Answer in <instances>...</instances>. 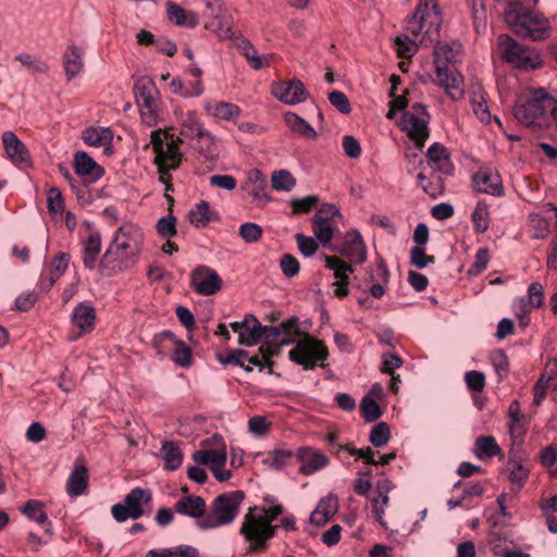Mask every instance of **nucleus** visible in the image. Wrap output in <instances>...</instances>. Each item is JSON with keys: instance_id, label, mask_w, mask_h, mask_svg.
Returning a JSON list of instances; mask_svg holds the SVG:
<instances>
[{"instance_id": "nucleus-1", "label": "nucleus", "mask_w": 557, "mask_h": 557, "mask_svg": "<svg viewBox=\"0 0 557 557\" xmlns=\"http://www.w3.org/2000/svg\"><path fill=\"white\" fill-rule=\"evenodd\" d=\"M535 7L508 2L504 18L517 36L534 41L545 40L550 36V23L542 13L534 11Z\"/></svg>"}, {"instance_id": "nucleus-2", "label": "nucleus", "mask_w": 557, "mask_h": 557, "mask_svg": "<svg viewBox=\"0 0 557 557\" xmlns=\"http://www.w3.org/2000/svg\"><path fill=\"white\" fill-rule=\"evenodd\" d=\"M513 114L528 127L547 125L550 120H557V100L543 88L534 89L529 96L519 98Z\"/></svg>"}, {"instance_id": "nucleus-3", "label": "nucleus", "mask_w": 557, "mask_h": 557, "mask_svg": "<svg viewBox=\"0 0 557 557\" xmlns=\"http://www.w3.org/2000/svg\"><path fill=\"white\" fill-rule=\"evenodd\" d=\"M260 512L258 506L250 507L239 529V534L248 543V550L251 553L265 550L278 530L277 525L268 523Z\"/></svg>"}, {"instance_id": "nucleus-4", "label": "nucleus", "mask_w": 557, "mask_h": 557, "mask_svg": "<svg viewBox=\"0 0 557 557\" xmlns=\"http://www.w3.org/2000/svg\"><path fill=\"white\" fill-rule=\"evenodd\" d=\"M244 498L245 493L240 490L216 496L211 504L210 513L198 520L197 527L201 530H210L231 524L236 519Z\"/></svg>"}, {"instance_id": "nucleus-5", "label": "nucleus", "mask_w": 557, "mask_h": 557, "mask_svg": "<svg viewBox=\"0 0 557 557\" xmlns=\"http://www.w3.org/2000/svg\"><path fill=\"white\" fill-rule=\"evenodd\" d=\"M183 143L181 137H175L161 128L154 129L150 134V145L154 152V163L158 166L159 174H169L170 171L176 170L183 159L180 144Z\"/></svg>"}, {"instance_id": "nucleus-6", "label": "nucleus", "mask_w": 557, "mask_h": 557, "mask_svg": "<svg viewBox=\"0 0 557 557\" xmlns=\"http://www.w3.org/2000/svg\"><path fill=\"white\" fill-rule=\"evenodd\" d=\"M496 51L499 59L520 70H534L542 65L537 51L523 46L507 34L497 37Z\"/></svg>"}, {"instance_id": "nucleus-7", "label": "nucleus", "mask_w": 557, "mask_h": 557, "mask_svg": "<svg viewBox=\"0 0 557 557\" xmlns=\"http://www.w3.org/2000/svg\"><path fill=\"white\" fill-rule=\"evenodd\" d=\"M426 23H429L430 26L420 39V42L425 45L426 37L430 41L437 40L440 32L441 13L437 4L434 3L433 0H420L416 13L407 21L406 29L417 38L422 33Z\"/></svg>"}, {"instance_id": "nucleus-8", "label": "nucleus", "mask_w": 557, "mask_h": 557, "mask_svg": "<svg viewBox=\"0 0 557 557\" xmlns=\"http://www.w3.org/2000/svg\"><path fill=\"white\" fill-rule=\"evenodd\" d=\"M152 493L149 488L134 487L123 503L114 504L111 513L115 521L137 520L151 511Z\"/></svg>"}, {"instance_id": "nucleus-9", "label": "nucleus", "mask_w": 557, "mask_h": 557, "mask_svg": "<svg viewBox=\"0 0 557 557\" xmlns=\"http://www.w3.org/2000/svg\"><path fill=\"white\" fill-rule=\"evenodd\" d=\"M134 94L143 123L156 125L159 120V91L154 82L147 76L138 78L134 84Z\"/></svg>"}, {"instance_id": "nucleus-10", "label": "nucleus", "mask_w": 557, "mask_h": 557, "mask_svg": "<svg viewBox=\"0 0 557 557\" xmlns=\"http://www.w3.org/2000/svg\"><path fill=\"white\" fill-rule=\"evenodd\" d=\"M430 114L426 106L416 102L411 111H405L400 117V127L407 135L416 143L419 149L424 147V144L430 135L429 123Z\"/></svg>"}, {"instance_id": "nucleus-11", "label": "nucleus", "mask_w": 557, "mask_h": 557, "mask_svg": "<svg viewBox=\"0 0 557 557\" xmlns=\"http://www.w3.org/2000/svg\"><path fill=\"white\" fill-rule=\"evenodd\" d=\"M288 355L292 361L302 366L305 370H313L318 366V361L327 359L329 349L322 341L306 334Z\"/></svg>"}, {"instance_id": "nucleus-12", "label": "nucleus", "mask_w": 557, "mask_h": 557, "mask_svg": "<svg viewBox=\"0 0 557 557\" xmlns=\"http://www.w3.org/2000/svg\"><path fill=\"white\" fill-rule=\"evenodd\" d=\"M202 14L207 18V29L214 32L221 38L233 36V18L222 0H205Z\"/></svg>"}, {"instance_id": "nucleus-13", "label": "nucleus", "mask_w": 557, "mask_h": 557, "mask_svg": "<svg viewBox=\"0 0 557 557\" xmlns=\"http://www.w3.org/2000/svg\"><path fill=\"white\" fill-rule=\"evenodd\" d=\"M139 255L109 245L98 264L102 276H113L133 268Z\"/></svg>"}, {"instance_id": "nucleus-14", "label": "nucleus", "mask_w": 557, "mask_h": 557, "mask_svg": "<svg viewBox=\"0 0 557 557\" xmlns=\"http://www.w3.org/2000/svg\"><path fill=\"white\" fill-rule=\"evenodd\" d=\"M190 286L201 296H212L221 290L222 280L215 270L198 265L190 273Z\"/></svg>"}, {"instance_id": "nucleus-15", "label": "nucleus", "mask_w": 557, "mask_h": 557, "mask_svg": "<svg viewBox=\"0 0 557 557\" xmlns=\"http://www.w3.org/2000/svg\"><path fill=\"white\" fill-rule=\"evenodd\" d=\"M143 244L144 232L139 226L133 223H124L121 225L116 230L114 237L110 243L111 246L125 249L137 255H140L143 250Z\"/></svg>"}, {"instance_id": "nucleus-16", "label": "nucleus", "mask_w": 557, "mask_h": 557, "mask_svg": "<svg viewBox=\"0 0 557 557\" xmlns=\"http://www.w3.org/2000/svg\"><path fill=\"white\" fill-rule=\"evenodd\" d=\"M2 144L7 158L17 168L27 169L33 165L29 150L12 131L2 134Z\"/></svg>"}, {"instance_id": "nucleus-17", "label": "nucleus", "mask_w": 557, "mask_h": 557, "mask_svg": "<svg viewBox=\"0 0 557 557\" xmlns=\"http://www.w3.org/2000/svg\"><path fill=\"white\" fill-rule=\"evenodd\" d=\"M325 267L333 271L334 277V295L336 297H346L349 293V275L355 272L354 264L347 263L336 256H324Z\"/></svg>"}, {"instance_id": "nucleus-18", "label": "nucleus", "mask_w": 557, "mask_h": 557, "mask_svg": "<svg viewBox=\"0 0 557 557\" xmlns=\"http://www.w3.org/2000/svg\"><path fill=\"white\" fill-rule=\"evenodd\" d=\"M341 256L352 264H363L367 260V247L364 240L357 230L348 231L343 243L335 249Z\"/></svg>"}, {"instance_id": "nucleus-19", "label": "nucleus", "mask_w": 557, "mask_h": 557, "mask_svg": "<svg viewBox=\"0 0 557 557\" xmlns=\"http://www.w3.org/2000/svg\"><path fill=\"white\" fill-rule=\"evenodd\" d=\"M272 95L286 104H296L307 100L309 94L299 79L280 82L272 85Z\"/></svg>"}, {"instance_id": "nucleus-20", "label": "nucleus", "mask_w": 557, "mask_h": 557, "mask_svg": "<svg viewBox=\"0 0 557 557\" xmlns=\"http://www.w3.org/2000/svg\"><path fill=\"white\" fill-rule=\"evenodd\" d=\"M436 78L451 100H459L463 96V77L454 66H442L436 70Z\"/></svg>"}, {"instance_id": "nucleus-21", "label": "nucleus", "mask_w": 557, "mask_h": 557, "mask_svg": "<svg viewBox=\"0 0 557 557\" xmlns=\"http://www.w3.org/2000/svg\"><path fill=\"white\" fill-rule=\"evenodd\" d=\"M367 278L366 283L371 284L370 294L374 298H381L386 292L385 285L389 281V270L387 268L386 262L382 257L376 258V267L375 268H367Z\"/></svg>"}, {"instance_id": "nucleus-22", "label": "nucleus", "mask_w": 557, "mask_h": 557, "mask_svg": "<svg viewBox=\"0 0 557 557\" xmlns=\"http://www.w3.org/2000/svg\"><path fill=\"white\" fill-rule=\"evenodd\" d=\"M426 166L436 169L445 176H450L454 173V165L450 161L449 151L445 146L440 143L432 144L426 151Z\"/></svg>"}, {"instance_id": "nucleus-23", "label": "nucleus", "mask_w": 557, "mask_h": 557, "mask_svg": "<svg viewBox=\"0 0 557 557\" xmlns=\"http://www.w3.org/2000/svg\"><path fill=\"white\" fill-rule=\"evenodd\" d=\"M181 135L189 139H202L207 148H209V146L214 141L213 135L202 126L196 113L193 111H188L183 115L181 122Z\"/></svg>"}, {"instance_id": "nucleus-24", "label": "nucleus", "mask_w": 557, "mask_h": 557, "mask_svg": "<svg viewBox=\"0 0 557 557\" xmlns=\"http://www.w3.org/2000/svg\"><path fill=\"white\" fill-rule=\"evenodd\" d=\"M296 461L300 463L299 472L310 475L324 468L329 459L321 453L312 450L309 447H299L297 449Z\"/></svg>"}, {"instance_id": "nucleus-25", "label": "nucleus", "mask_w": 557, "mask_h": 557, "mask_svg": "<svg viewBox=\"0 0 557 557\" xmlns=\"http://www.w3.org/2000/svg\"><path fill=\"white\" fill-rule=\"evenodd\" d=\"M75 172L81 177H88L91 183L100 180L104 170L87 152L77 151L74 156Z\"/></svg>"}, {"instance_id": "nucleus-26", "label": "nucleus", "mask_w": 557, "mask_h": 557, "mask_svg": "<svg viewBox=\"0 0 557 557\" xmlns=\"http://www.w3.org/2000/svg\"><path fill=\"white\" fill-rule=\"evenodd\" d=\"M174 509L176 512L198 521L206 517L207 505L201 496L185 495L176 500Z\"/></svg>"}, {"instance_id": "nucleus-27", "label": "nucleus", "mask_w": 557, "mask_h": 557, "mask_svg": "<svg viewBox=\"0 0 557 557\" xmlns=\"http://www.w3.org/2000/svg\"><path fill=\"white\" fill-rule=\"evenodd\" d=\"M473 186L479 193L500 196L503 194L502 178L497 173L479 171L473 175Z\"/></svg>"}, {"instance_id": "nucleus-28", "label": "nucleus", "mask_w": 557, "mask_h": 557, "mask_svg": "<svg viewBox=\"0 0 557 557\" xmlns=\"http://www.w3.org/2000/svg\"><path fill=\"white\" fill-rule=\"evenodd\" d=\"M425 170V166H423L422 172L417 175V180L425 194L432 198H436L441 196L445 189L444 174L436 169H430L431 171L428 174Z\"/></svg>"}, {"instance_id": "nucleus-29", "label": "nucleus", "mask_w": 557, "mask_h": 557, "mask_svg": "<svg viewBox=\"0 0 557 557\" xmlns=\"http://www.w3.org/2000/svg\"><path fill=\"white\" fill-rule=\"evenodd\" d=\"M338 498L334 494L320 499L317 508L311 512L310 522L318 527L324 525L337 512Z\"/></svg>"}, {"instance_id": "nucleus-30", "label": "nucleus", "mask_w": 557, "mask_h": 557, "mask_svg": "<svg viewBox=\"0 0 557 557\" xmlns=\"http://www.w3.org/2000/svg\"><path fill=\"white\" fill-rule=\"evenodd\" d=\"M84 49L75 45H70L65 49L63 53V64L67 81H72L82 72L84 67Z\"/></svg>"}, {"instance_id": "nucleus-31", "label": "nucleus", "mask_w": 557, "mask_h": 557, "mask_svg": "<svg viewBox=\"0 0 557 557\" xmlns=\"http://www.w3.org/2000/svg\"><path fill=\"white\" fill-rule=\"evenodd\" d=\"M267 180L259 169H252L247 173V180L243 189L247 191L255 200L269 201L265 193Z\"/></svg>"}, {"instance_id": "nucleus-32", "label": "nucleus", "mask_w": 557, "mask_h": 557, "mask_svg": "<svg viewBox=\"0 0 557 557\" xmlns=\"http://www.w3.org/2000/svg\"><path fill=\"white\" fill-rule=\"evenodd\" d=\"M83 140L88 146L103 147L106 153L112 150L113 132L109 127H88L83 133Z\"/></svg>"}, {"instance_id": "nucleus-33", "label": "nucleus", "mask_w": 557, "mask_h": 557, "mask_svg": "<svg viewBox=\"0 0 557 557\" xmlns=\"http://www.w3.org/2000/svg\"><path fill=\"white\" fill-rule=\"evenodd\" d=\"M71 318L83 332H90L96 322V309L91 304L82 301L74 308Z\"/></svg>"}, {"instance_id": "nucleus-34", "label": "nucleus", "mask_w": 557, "mask_h": 557, "mask_svg": "<svg viewBox=\"0 0 557 557\" xmlns=\"http://www.w3.org/2000/svg\"><path fill=\"white\" fill-rule=\"evenodd\" d=\"M262 341V325L253 314L244 318V327L238 338L239 345L255 346Z\"/></svg>"}, {"instance_id": "nucleus-35", "label": "nucleus", "mask_w": 557, "mask_h": 557, "mask_svg": "<svg viewBox=\"0 0 557 557\" xmlns=\"http://www.w3.org/2000/svg\"><path fill=\"white\" fill-rule=\"evenodd\" d=\"M282 335L278 326H263L262 325V341L263 344L260 346L259 351L263 354V357H272L280 354V344Z\"/></svg>"}, {"instance_id": "nucleus-36", "label": "nucleus", "mask_w": 557, "mask_h": 557, "mask_svg": "<svg viewBox=\"0 0 557 557\" xmlns=\"http://www.w3.org/2000/svg\"><path fill=\"white\" fill-rule=\"evenodd\" d=\"M88 487V470L84 465L75 466L66 482L70 496L83 495Z\"/></svg>"}, {"instance_id": "nucleus-37", "label": "nucleus", "mask_w": 557, "mask_h": 557, "mask_svg": "<svg viewBox=\"0 0 557 557\" xmlns=\"http://www.w3.org/2000/svg\"><path fill=\"white\" fill-rule=\"evenodd\" d=\"M506 471L512 490L519 492L529 479L530 469L522 465L520 460L510 458L506 465Z\"/></svg>"}, {"instance_id": "nucleus-38", "label": "nucleus", "mask_w": 557, "mask_h": 557, "mask_svg": "<svg viewBox=\"0 0 557 557\" xmlns=\"http://www.w3.org/2000/svg\"><path fill=\"white\" fill-rule=\"evenodd\" d=\"M297 450L289 448H275L268 453L267 458L263 460V465L268 466L272 470H282L288 466L293 460H296Z\"/></svg>"}, {"instance_id": "nucleus-39", "label": "nucleus", "mask_w": 557, "mask_h": 557, "mask_svg": "<svg viewBox=\"0 0 557 557\" xmlns=\"http://www.w3.org/2000/svg\"><path fill=\"white\" fill-rule=\"evenodd\" d=\"M161 455L164 460V469L177 470L183 462V453L176 442L165 441L161 447Z\"/></svg>"}, {"instance_id": "nucleus-40", "label": "nucleus", "mask_w": 557, "mask_h": 557, "mask_svg": "<svg viewBox=\"0 0 557 557\" xmlns=\"http://www.w3.org/2000/svg\"><path fill=\"white\" fill-rule=\"evenodd\" d=\"M502 449L491 435H481L474 442L473 454L478 459L492 458L500 455Z\"/></svg>"}, {"instance_id": "nucleus-41", "label": "nucleus", "mask_w": 557, "mask_h": 557, "mask_svg": "<svg viewBox=\"0 0 557 557\" xmlns=\"http://www.w3.org/2000/svg\"><path fill=\"white\" fill-rule=\"evenodd\" d=\"M166 14L169 20L174 22L177 26H188L194 28L199 23L195 13H186L180 5L173 2L166 3Z\"/></svg>"}, {"instance_id": "nucleus-42", "label": "nucleus", "mask_w": 557, "mask_h": 557, "mask_svg": "<svg viewBox=\"0 0 557 557\" xmlns=\"http://www.w3.org/2000/svg\"><path fill=\"white\" fill-rule=\"evenodd\" d=\"M313 221V233L317 239L322 244H329L334 235V223L329 221L327 218H321V214H314Z\"/></svg>"}, {"instance_id": "nucleus-43", "label": "nucleus", "mask_w": 557, "mask_h": 557, "mask_svg": "<svg viewBox=\"0 0 557 557\" xmlns=\"http://www.w3.org/2000/svg\"><path fill=\"white\" fill-rule=\"evenodd\" d=\"M237 48L253 70L269 66V63L263 61V58L258 54L256 47L248 39L238 40Z\"/></svg>"}, {"instance_id": "nucleus-44", "label": "nucleus", "mask_w": 557, "mask_h": 557, "mask_svg": "<svg viewBox=\"0 0 557 557\" xmlns=\"http://www.w3.org/2000/svg\"><path fill=\"white\" fill-rule=\"evenodd\" d=\"M211 215L210 205L205 200L196 203L188 213L190 223L197 228L206 227L211 221Z\"/></svg>"}, {"instance_id": "nucleus-45", "label": "nucleus", "mask_w": 557, "mask_h": 557, "mask_svg": "<svg viewBox=\"0 0 557 557\" xmlns=\"http://www.w3.org/2000/svg\"><path fill=\"white\" fill-rule=\"evenodd\" d=\"M22 513L25 515L29 520L37 522L40 525L47 527L49 531L50 521L48 520L47 513L42 510V503L39 500H28L22 508Z\"/></svg>"}, {"instance_id": "nucleus-46", "label": "nucleus", "mask_w": 557, "mask_h": 557, "mask_svg": "<svg viewBox=\"0 0 557 557\" xmlns=\"http://www.w3.org/2000/svg\"><path fill=\"white\" fill-rule=\"evenodd\" d=\"M284 120L293 132H296L308 138H314L317 136L314 128L305 119L297 115L296 113H286Z\"/></svg>"}, {"instance_id": "nucleus-47", "label": "nucleus", "mask_w": 557, "mask_h": 557, "mask_svg": "<svg viewBox=\"0 0 557 557\" xmlns=\"http://www.w3.org/2000/svg\"><path fill=\"white\" fill-rule=\"evenodd\" d=\"M277 326L282 335L281 345H290L295 342L296 336L300 335L299 319L296 315L289 317Z\"/></svg>"}, {"instance_id": "nucleus-48", "label": "nucleus", "mask_w": 557, "mask_h": 557, "mask_svg": "<svg viewBox=\"0 0 557 557\" xmlns=\"http://www.w3.org/2000/svg\"><path fill=\"white\" fill-rule=\"evenodd\" d=\"M15 61H18L22 65H24L32 73H47L49 71V65L46 61L36 57L32 53L22 52L14 57Z\"/></svg>"}, {"instance_id": "nucleus-49", "label": "nucleus", "mask_w": 557, "mask_h": 557, "mask_svg": "<svg viewBox=\"0 0 557 557\" xmlns=\"http://www.w3.org/2000/svg\"><path fill=\"white\" fill-rule=\"evenodd\" d=\"M471 219L476 233L482 234L488 230L490 212L485 201H478L471 214Z\"/></svg>"}, {"instance_id": "nucleus-50", "label": "nucleus", "mask_w": 557, "mask_h": 557, "mask_svg": "<svg viewBox=\"0 0 557 557\" xmlns=\"http://www.w3.org/2000/svg\"><path fill=\"white\" fill-rule=\"evenodd\" d=\"M434 64L436 70L442 66H451L450 63L456 59V51L448 44H437L434 48Z\"/></svg>"}, {"instance_id": "nucleus-51", "label": "nucleus", "mask_w": 557, "mask_h": 557, "mask_svg": "<svg viewBox=\"0 0 557 557\" xmlns=\"http://www.w3.org/2000/svg\"><path fill=\"white\" fill-rule=\"evenodd\" d=\"M69 262H70V255L66 253V252H59L52 260L51 262V271H50V276H49V282H48V285L47 287H51L59 277H61L67 267H69Z\"/></svg>"}, {"instance_id": "nucleus-52", "label": "nucleus", "mask_w": 557, "mask_h": 557, "mask_svg": "<svg viewBox=\"0 0 557 557\" xmlns=\"http://www.w3.org/2000/svg\"><path fill=\"white\" fill-rule=\"evenodd\" d=\"M206 109L211 111L214 117L226 121L237 117L240 113V109L230 102H218L213 107L207 106Z\"/></svg>"}, {"instance_id": "nucleus-53", "label": "nucleus", "mask_w": 557, "mask_h": 557, "mask_svg": "<svg viewBox=\"0 0 557 557\" xmlns=\"http://www.w3.org/2000/svg\"><path fill=\"white\" fill-rule=\"evenodd\" d=\"M360 413L364 422L370 423L380 419L383 411L372 397L364 396L360 404Z\"/></svg>"}, {"instance_id": "nucleus-54", "label": "nucleus", "mask_w": 557, "mask_h": 557, "mask_svg": "<svg viewBox=\"0 0 557 557\" xmlns=\"http://www.w3.org/2000/svg\"><path fill=\"white\" fill-rule=\"evenodd\" d=\"M272 187L276 190L290 191L296 186V180L290 172L280 170L272 174Z\"/></svg>"}, {"instance_id": "nucleus-55", "label": "nucleus", "mask_w": 557, "mask_h": 557, "mask_svg": "<svg viewBox=\"0 0 557 557\" xmlns=\"http://www.w3.org/2000/svg\"><path fill=\"white\" fill-rule=\"evenodd\" d=\"M172 360L176 366L189 368L193 363V354L183 341H175Z\"/></svg>"}, {"instance_id": "nucleus-56", "label": "nucleus", "mask_w": 557, "mask_h": 557, "mask_svg": "<svg viewBox=\"0 0 557 557\" xmlns=\"http://www.w3.org/2000/svg\"><path fill=\"white\" fill-rule=\"evenodd\" d=\"M48 211L51 215H62L64 212V200L61 191L57 187H51L47 191Z\"/></svg>"}, {"instance_id": "nucleus-57", "label": "nucleus", "mask_w": 557, "mask_h": 557, "mask_svg": "<svg viewBox=\"0 0 557 557\" xmlns=\"http://www.w3.org/2000/svg\"><path fill=\"white\" fill-rule=\"evenodd\" d=\"M262 227L253 222H246L239 226L238 234L247 244L258 243L262 237Z\"/></svg>"}, {"instance_id": "nucleus-58", "label": "nucleus", "mask_w": 557, "mask_h": 557, "mask_svg": "<svg viewBox=\"0 0 557 557\" xmlns=\"http://www.w3.org/2000/svg\"><path fill=\"white\" fill-rule=\"evenodd\" d=\"M391 438L389 425L386 422H380L374 425L370 432L369 440L375 447H382L388 443Z\"/></svg>"}, {"instance_id": "nucleus-59", "label": "nucleus", "mask_w": 557, "mask_h": 557, "mask_svg": "<svg viewBox=\"0 0 557 557\" xmlns=\"http://www.w3.org/2000/svg\"><path fill=\"white\" fill-rule=\"evenodd\" d=\"M491 360L499 381L506 379L509 373V363L506 352L503 349L495 350L491 356Z\"/></svg>"}, {"instance_id": "nucleus-60", "label": "nucleus", "mask_w": 557, "mask_h": 557, "mask_svg": "<svg viewBox=\"0 0 557 557\" xmlns=\"http://www.w3.org/2000/svg\"><path fill=\"white\" fill-rule=\"evenodd\" d=\"M508 416L510 419L509 430L511 434H513L518 428L527 424V417L521 412L520 403L517 399L510 403Z\"/></svg>"}, {"instance_id": "nucleus-61", "label": "nucleus", "mask_w": 557, "mask_h": 557, "mask_svg": "<svg viewBox=\"0 0 557 557\" xmlns=\"http://www.w3.org/2000/svg\"><path fill=\"white\" fill-rule=\"evenodd\" d=\"M248 357V352L243 349H234L226 357L219 355L218 359L222 364H234L242 367L245 371L250 372L251 368L245 366L244 361Z\"/></svg>"}, {"instance_id": "nucleus-62", "label": "nucleus", "mask_w": 557, "mask_h": 557, "mask_svg": "<svg viewBox=\"0 0 557 557\" xmlns=\"http://www.w3.org/2000/svg\"><path fill=\"white\" fill-rule=\"evenodd\" d=\"M157 231L160 236L170 239L171 237L175 236L176 231V218L170 213L165 216H162L159 219L157 223Z\"/></svg>"}, {"instance_id": "nucleus-63", "label": "nucleus", "mask_w": 557, "mask_h": 557, "mask_svg": "<svg viewBox=\"0 0 557 557\" xmlns=\"http://www.w3.org/2000/svg\"><path fill=\"white\" fill-rule=\"evenodd\" d=\"M435 262L434 256H428L423 247H413L410 250V264L423 269Z\"/></svg>"}, {"instance_id": "nucleus-64", "label": "nucleus", "mask_w": 557, "mask_h": 557, "mask_svg": "<svg viewBox=\"0 0 557 557\" xmlns=\"http://www.w3.org/2000/svg\"><path fill=\"white\" fill-rule=\"evenodd\" d=\"M327 99L330 103L336 108L341 113L348 114L351 111L348 97L338 90H333L329 94Z\"/></svg>"}]
</instances>
